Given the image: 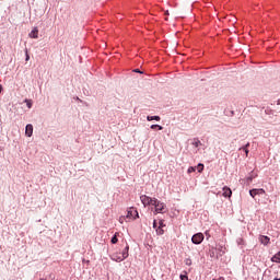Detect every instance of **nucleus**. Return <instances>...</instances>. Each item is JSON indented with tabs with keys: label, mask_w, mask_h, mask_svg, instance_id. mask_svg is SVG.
Segmentation results:
<instances>
[{
	"label": "nucleus",
	"mask_w": 280,
	"mask_h": 280,
	"mask_svg": "<svg viewBox=\"0 0 280 280\" xmlns=\"http://www.w3.org/2000/svg\"><path fill=\"white\" fill-rule=\"evenodd\" d=\"M34 133V126H32V125H26V129H25V135L27 136V137H32V135Z\"/></svg>",
	"instance_id": "obj_9"
},
{
	"label": "nucleus",
	"mask_w": 280,
	"mask_h": 280,
	"mask_svg": "<svg viewBox=\"0 0 280 280\" xmlns=\"http://www.w3.org/2000/svg\"><path fill=\"white\" fill-rule=\"evenodd\" d=\"M119 235V232H116L115 234H114V236L112 237V244H117V242H119V240L117 238V236Z\"/></svg>",
	"instance_id": "obj_13"
},
{
	"label": "nucleus",
	"mask_w": 280,
	"mask_h": 280,
	"mask_svg": "<svg viewBox=\"0 0 280 280\" xmlns=\"http://www.w3.org/2000/svg\"><path fill=\"white\" fill-rule=\"evenodd\" d=\"M273 280H280L279 278H275Z\"/></svg>",
	"instance_id": "obj_25"
},
{
	"label": "nucleus",
	"mask_w": 280,
	"mask_h": 280,
	"mask_svg": "<svg viewBox=\"0 0 280 280\" xmlns=\"http://www.w3.org/2000/svg\"><path fill=\"white\" fill-rule=\"evenodd\" d=\"M154 213H165L167 211V206L164 202L159 201V199L153 200Z\"/></svg>",
	"instance_id": "obj_2"
},
{
	"label": "nucleus",
	"mask_w": 280,
	"mask_h": 280,
	"mask_svg": "<svg viewBox=\"0 0 280 280\" xmlns=\"http://www.w3.org/2000/svg\"><path fill=\"white\" fill-rule=\"evenodd\" d=\"M148 121H161V117L160 116H148L147 117Z\"/></svg>",
	"instance_id": "obj_12"
},
{
	"label": "nucleus",
	"mask_w": 280,
	"mask_h": 280,
	"mask_svg": "<svg viewBox=\"0 0 280 280\" xmlns=\"http://www.w3.org/2000/svg\"><path fill=\"white\" fill-rule=\"evenodd\" d=\"M192 145H195V148H198V145H200V140L195 139Z\"/></svg>",
	"instance_id": "obj_17"
},
{
	"label": "nucleus",
	"mask_w": 280,
	"mask_h": 280,
	"mask_svg": "<svg viewBox=\"0 0 280 280\" xmlns=\"http://www.w3.org/2000/svg\"><path fill=\"white\" fill-rule=\"evenodd\" d=\"M126 218H129V219L132 218V220H137V218H139V212L135 208H130L127 211Z\"/></svg>",
	"instance_id": "obj_5"
},
{
	"label": "nucleus",
	"mask_w": 280,
	"mask_h": 280,
	"mask_svg": "<svg viewBox=\"0 0 280 280\" xmlns=\"http://www.w3.org/2000/svg\"><path fill=\"white\" fill-rule=\"evenodd\" d=\"M25 102H26L27 108H32V102H30L27 100Z\"/></svg>",
	"instance_id": "obj_21"
},
{
	"label": "nucleus",
	"mask_w": 280,
	"mask_h": 280,
	"mask_svg": "<svg viewBox=\"0 0 280 280\" xmlns=\"http://www.w3.org/2000/svg\"><path fill=\"white\" fill-rule=\"evenodd\" d=\"M163 233H165V231H163V229H161V228L156 229V234L158 235H163Z\"/></svg>",
	"instance_id": "obj_18"
},
{
	"label": "nucleus",
	"mask_w": 280,
	"mask_h": 280,
	"mask_svg": "<svg viewBox=\"0 0 280 280\" xmlns=\"http://www.w3.org/2000/svg\"><path fill=\"white\" fill-rule=\"evenodd\" d=\"M30 38H38V27H34L33 31L28 34Z\"/></svg>",
	"instance_id": "obj_10"
},
{
	"label": "nucleus",
	"mask_w": 280,
	"mask_h": 280,
	"mask_svg": "<svg viewBox=\"0 0 280 280\" xmlns=\"http://www.w3.org/2000/svg\"><path fill=\"white\" fill-rule=\"evenodd\" d=\"M153 229H156V221L153 222Z\"/></svg>",
	"instance_id": "obj_23"
},
{
	"label": "nucleus",
	"mask_w": 280,
	"mask_h": 280,
	"mask_svg": "<svg viewBox=\"0 0 280 280\" xmlns=\"http://www.w3.org/2000/svg\"><path fill=\"white\" fill-rule=\"evenodd\" d=\"M26 62L30 60V54H27V50H26V58H25Z\"/></svg>",
	"instance_id": "obj_22"
},
{
	"label": "nucleus",
	"mask_w": 280,
	"mask_h": 280,
	"mask_svg": "<svg viewBox=\"0 0 280 280\" xmlns=\"http://www.w3.org/2000/svg\"><path fill=\"white\" fill-rule=\"evenodd\" d=\"M250 147V143H247L243 150L245 151L246 156H248V148Z\"/></svg>",
	"instance_id": "obj_16"
},
{
	"label": "nucleus",
	"mask_w": 280,
	"mask_h": 280,
	"mask_svg": "<svg viewBox=\"0 0 280 280\" xmlns=\"http://www.w3.org/2000/svg\"><path fill=\"white\" fill-rule=\"evenodd\" d=\"M156 128H158L159 130H162V129H163V126H161V125H152V126H151V129H152V130H156Z\"/></svg>",
	"instance_id": "obj_14"
},
{
	"label": "nucleus",
	"mask_w": 280,
	"mask_h": 280,
	"mask_svg": "<svg viewBox=\"0 0 280 280\" xmlns=\"http://www.w3.org/2000/svg\"><path fill=\"white\" fill-rule=\"evenodd\" d=\"M223 196L224 198H231V196H233V191L231 190V188L229 187H223Z\"/></svg>",
	"instance_id": "obj_8"
},
{
	"label": "nucleus",
	"mask_w": 280,
	"mask_h": 280,
	"mask_svg": "<svg viewBox=\"0 0 280 280\" xmlns=\"http://www.w3.org/2000/svg\"><path fill=\"white\" fill-rule=\"evenodd\" d=\"M271 261L273 264H280V252L272 256Z\"/></svg>",
	"instance_id": "obj_11"
},
{
	"label": "nucleus",
	"mask_w": 280,
	"mask_h": 280,
	"mask_svg": "<svg viewBox=\"0 0 280 280\" xmlns=\"http://www.w3.org/2000/svg\"><path fill=\"white\" fill-rule=\"evenodd\" d=\"M278 104H280V100L278 101Z\"/></svg>",
	"instance_id": "obj_26"
},
{
	"label": "nucleus",
	"mask_w": 280,
	"mask_h": 280,
	"mask_svg": "<svg viewBox=\"0 0 280 280\" xmlns=\"http://www.w3.org/2000/svg\"><path fill=\"white\" fill-rule=\"evenodd\" d=\"M191 172H196V167L190 166V167L188 168V174H191Z\"/></svg>",
	"instance_id": "obj_19"
},
{
	"label": "nucleus",
	"mask_w": 280,
	"mask_h": 280,
	"mask_svg": "<svg viewBox=\"0 0 280 280\" xmlns=\"http://www.w3.org/2000/svg\"><path fill=\"white\" fill-rule=\"evenodd\" d=\"M260 244H262L264 246H268L270 244V237L266 236V235H260L258 237Z\"/></svg>",
	"instance_id": "obj_7"
},
{
	"label": "nucleus",
	"mask_w": 280,
	"mask_h": 280,
	"mask_svg": "<svg viewBox=\"0 0 280 280\" xmlns=\"http://www.w3.org/2000/svg\"><path fill=\"white\" fill-rule=\"evenodd\" d=\"M128 250H130V246H126L125 249L122 250L121 255L119 254H113L110 257L113 259V261H124V259H128Z\"/></svg>",
	"instance_id": "obj_1"
},
{
	"label": "nucleus",
	"mask_w": 280,
	"mask_h": 280,
	"mask_svg": "<svg viewBox=\"0 0 280 280\" xmlns=\"http://www.w3.org/2000/svg\"><path fill=\"white\" fill-rule=\"evenodd\" d=\"M180 280H189V277L187 275H180Z\"/></svg>",
	"instance_id": "obj_20"
},
{
	"label": "nucleus",
	"mask_w": 280,
	"mask_h": 280,
	"mask_svg": "<svg viewBox=\"0 0 280 280\" xmlns=\"http://www.w3.org/2000/svg\"><path fill=\"white\" fill-rule=\"evenodd\" d=\"M261 194H266V190H264V188H260V189L254 188L249 190V195L252 196V198H255V196H259Z\"/></svg>",
	"instance_id": "obj_6"
},
{
	"label": "nucleus",
	"mask_w": 280,
	"mask_h": 280,
	"mask_svg": "<svg viewBox=\"0 0 280 280\" xmlns=\"http://www.w3.org/2000/svg\"><path fill=\"white\" fill-rule=\"evenodd\" d=\"M119 222H120V224H124V219L120 218Z\"/></svg>",
	"instance_id": "obj_24"
},
{
	"label": "nucleus",
	"mask_w": 280,
	"mask_h": 280,
	"mask_svg": "<svg viewBox=\"0 0 280 280\" xmlns=\"http://www.w3.org/2000/svg\"><path fill=\"white\" fill-rule=\"evenodd\" d=\"M140 200L144 207H150V205H154V200H156V198H151L148 197L147 195H142L140 196Z\"/></svg>",
	"instance_id": "obj_3"
},
{
	"label": "nucleus",
	"mask_w": 280,
	"mask_h": 280,
	"mask_svg": "<svg viewBox=\"0 0 280 280\" xmlns=\"http://www.w3.org/2000/svg\"><path fill=\"white\" fill-rule=\"evenodd\" d=\"M203 241H205V234L202 233H197L191 238L192 244H202Z\"/></svg>",
	"instance_id": "obj_4"
},
{
	"label": "nucleus",
	"mask_w": 280,
	"mask_h": 280,
	"mask_svg": "<svg viewBox=\"0 0 280 280\" xmlns=\"http://www.w3.org/2000/svg\"><path fill=\"white\" fill-rule=\"evenodd\" d=\"M196 170L199 172V174H200V172H202V170H205V164H198L197 165V167H196Z\"/></svg>",
	"instance_id": "obj_15"
}]
</instances>
